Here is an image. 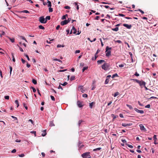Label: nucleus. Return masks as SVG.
Masks as SVG:
<instances>
[{
    "label": "nucleus",
    "instance_id": "a211bd4d",
    "mask_svg": "<svg viewBox=\"0 0 158 158\" xmlns=\"http://www.w3.org/2000/svg\"><path fill=\"white\" fill-rule=\"evenodd\" d=\"M112 30L115 31H117L118 30V27H116L114 28H112Z\"/></svg>",
    "mask_w": 158,
    "mask_h": 158
},
{
    "label": "nucleus",
    "instance_id": "2f4dec72",
    "mask_svg": "<svg viewBox=\"0 0 158 158\" xmlns=\"http://www.w3.org/2000/svg\"><path fill=\"white\" fill-rule=\"evenodd\" d=\"M64 46L63 45H61V44H58L57 45V48H60V47H64Z\"/></svg>",
    "mask_w": 158,
    "mask_h": 158
},
{
    "label": "nucleus",
    "instance_id": "f8f14e48",
    "mask_svg": "<svg viewBox=\"0 0 158 158\" xmlns=\"http://www.w3.org/2000/svg\"><path fill=\"white\" fill-rule=\"evenodd\" d=\"M132 125V123H129L128 124H126V123H123L122 124V125L123 127H127V126H130Z\"/></svg>",
    "mask_w": 158,
    "mask_h": 158
},
{
    "label": "nucleus",
    "instance_id": "f03ea898",
    "mask_svg": "<svg viewBox=\"0 0 158 158\" xmlns=\"http://www.w3.org/2000/svg\"><path fill=\"white\" fill-rule=\"evenodd\" d=\"M90 154V153L89 152H86L82 154L81 155V156L83 158H91Z\"/></svg>",
    "mask_w": 158,
    "mask_h": 158
},
{
    "label": "nucleus",
    "instance_id": "cd10ccee",
    "mask_svg": "<svg viewBox=\"0 0 158 158\" xmlns=\"http://www.w3.org/2000/svg\"><path fill=\"white\" fill-rule=\"evenodd\" d=\"M32 82L35 85L37 84V81L35 79H33L32 80Z\"/></svg>",
    "mask_w": 158,
    "mask_h": 158
},
{
    "label": "nucleus",
    "instance_id": "052dcab7",
    "mask_svg": "<svg viewBox=\"0 0 158 158\" xmlns=\"http://www.w3.org/2000/svg\"><path fill=\"white\" fill-rule=\"evenodd\" d=\"M19 156L20 157H23L24 156V154H22L20 155H19Z\"/></svg>",
    "mask_w": 158,
    "mask_h": 158
},
{
    "label": "nucleus",
    "instance_id": "9b49d317",
    "mask_svg": "<svg viewBox=\"0 0 158 158\" xmlns=\"http://www.w3.org/2000/svg\"><path fill=\"white\" fill-rule=\"evenodd\" d=\"M106 52V56H109L111 55V52L110 51L108 50Z\"/></svg>",
    "mask_w": 158,
    "mask_h": 158
},
{
    "label": "nucleus",
    "instance_id": "09e8293b",
    "mask_svg": "<svg viewBox=\"0 0 158 158\" xmlns=\"http://www.w3.org/2000/svg\"><path fill=\"white\" fill-rule=\"evenodd\" d=\"M31 88L32 89L33 92L35 93L36 91V89L34 87H31Z\"/></svg>",
    "mask_w": 158,
    "mask_h": 158
},
{
    "label": "nucleus",
    "instance_id": "f704fd0d",
    "mask_svg": "<svg viewBox=\"0 0 158 158\" xmlns=\"http://www.w3.org/2000/svg\"><path fill=\"white\" fill-rule=\"evenodd\" d=\"M115 15L116 16H122V17H124L125 16V15H123L122 14H120V13H119L118 14V15Z\"/></svg>",
    "mask_w": 158,
    "mask_h": 158
},
{
    "label": "nucleus",
    "instance_id": "c03bdc74",
    "mask_svg": "<svg viewBox=\"0 0 158 158\" xmlns=\"http://www.w3.org/2000/svg\"><path fill=\"white\" fill-rule=\"evenodd\" d=\"M9 67L10 69V74L11 75V72L12 70V68L11 66H9Z\"/></svg>",
    "mask_w": 158,
    "mask_h": 158
},
{
    "label": "nucleus",
    "instance_id": "603ef678",
    "mask_svg": "<svg viewBox=\"0 0 158 158\" xmlns=\"http://www.w3.org/2000/svg\"><path fill=\"white\" fill-rule=\"evenodd\" d=\"M4 98L5 99L8 100L9 99V96H5Z\"/></svg>",
    "mask_w": 158,
    "mask_h": 158
},
{
    "label": "nucleus",
    "instance_id": "6ab92c4d",
    "mask_svg": "<svg viewBox=\"0 0 158 158\" xmlns=\"http://www.w3.org/2000/svg\"><path fill=\"white\" fill-rule=\"evenodd\" d=\"M126 106L129 108V109L131 110L133 109V107L131 106L128 105L127 104Z\"/></svg>",
    "mask_w": 158,
    "mask_h": 158
},
{
    "label": "nucleus",
    "instance_id": "4d7b16f0",
    "mask_svg": "<svg viewBox=\"0 0 158 158\" xmlns=\"http://www.w3.org/2000/svg\"><path fill=\"white\" fill-rule=\"evenodd\" d=\"M150 107V105L148 104V105H147L145 107V108H149Z\"/></svg>",
    "mask_w": 158,
    "mask_h": 158
},
{
    "label": "nucleus",
    "instance_id": "c9c22d12",
    "mask_svg": "<svg viewBox=\"0 0 158 158\" xmlns=\"http://www.w3.org/2000/svg\"><path fill=\"white\" fill-rule=\"evenodd\" d=\"M88 67H84L82 70V72H84L85 70H87L88 69Z\"/></svg>",
    "mask_w": 158,
    "mask_h": 158
},
{
    "label": "nucleus",
    "instance_id": "864d4df0",
    "mask_svg": "<svg viewBox=\"0 0 158 158\" xmlns=\"http://www.w3.org/2000/svg\"><path fill=\"white\" fill-rule=\"evenodd\" d=\"M23 106L24 107H25V108L26 109V110H27L28 109V107H27L26 106V104H25V103H24L23 104Z\"/></svg>",
    "mask_w": 158,
    "mask_h": 158
},
{
    "label": "nucleus",
    "instance_id": "ddd939ff",
    "mask_svg": "<svg viewBox=\"0 0 158 158\" xmlns=\"http://www.w3.org/2000/svg\"><path fill=\"white\" fill-rule=\"evenodd\" d=\"M72 30L73 31V33L74 34H76V33L77 30L74 26L73 27Z\"/></svg>",
    "mask_w": 158,
    "mask_h": 158
},
{
    "label": "nucleus",
    "instance_id": "7c9ffc66",
    "mask_svg": "<svg viewBox=\"0 0 158 158\" xmlns=\"http://www.w3.org/2000/svg\"><path fill=\"white\" fill-rule=\"evenodd\" d=\"M39 27L40 29L44 30L45 29L44 27L41 25H39Z\"/></svg>",
    "mask_w": 158,
    "mask_h": 158
},
{
    "label": "nucleus",
    "instance_id": "79ce46f5",
    "mask_svg": "<svg viewBox=\"0 0 158 158\" xmlns=\"http://www.w3.org/2000/svg\"><path fill=\"white\" fill-rule=\"evenodd\" d=\"M67 84H68L67 82H64V83H63V84H61H61H60V85H63V86H65V85H67Z\"/></svg>",
    "mask_w": 158,
    "mask_h": 158
},
{
    "label": "nucleus",
    "instance_id": "e433bc0d",
    "mask_svg": "<svg viewBox=\"0 0 158 158\" xmlns=\"http://www.w3.org/2000/svg\"><path fill=\"white\" fill-rule=\"evenodd\" d=\"M111 48H109L108 46H107L106 48V52H107L108 50H111Z\"/></svg>",
    "mask_w": 158,
    "mask_h": 158
},
{
    "label": "nucleus",
    "instance_id": "bf43d9fd",
    "mask_svg": "<svg viewBox=\"0 0 158 158\" xmlns=\"http://www.w3.org/2000/svg\"><path fill=\"white\" fill-rule=\"evenodd\" d=\"M153 138L154 139L155 141H156V140L157 139L156 138V135H154L153 136Z\"/></svg>",
    "mask_w": 158,
    "mask_h": 158
},
{
    "label": "nucleus",
    "instance_id": "5701e85b",
    "mask_svg": "<svg viewBox=\"0 0 158 158\" xmlns=\"http://www.w3.org/2000/svg\"><path fill=\"white\" fill-rule=\"evenodd\" d=\"M10 41L14 43L15 42V39L14 38H11L10 37H8Z\"/></svg>",
    "mask_w": 158,
    "mask_h": 158
},
{
    "label": "nucleus",
    "instance_id": "4be33fe9",
    "mask_svg": "<svg viewBox=\"0 0 158 158\" xmlns=\"http://www.w3.org/2000/svg\"><path fill=\"white\" fill-rule=\"evenodd\" d=\"M126 145L127 146H128L129 147L131 148H133V146L131 145H130V144H128V143H126Z\"/></svg>",
    "mask_w": 158,
    "mask_h": 158
},
{
    "label": "nucleus",
    "instance_id": "7ed1b4c3",
    "mask_svg": "<svg viewBox=\"0 0 158 158\" xmlns=\"http://www.w3.org/2000/svg\"><path fill=\"white\" fill-rule=\"evenodd\" d=\"M39 21L41 23H46V20L44 17V16H41L39 18Z\"/></svg>",
    "mask_w": 158,
    "mask_h": 158
},
{
    "label": "nucleus",
    "instance_id": "1a4fd4ad",
    "mask_svg": "<svg viewBox=\"0 0 158 158\" xmlns=\"http://www.w3.org/2000/svg\"><path fill=\"white\" fill-rule=\"evenodd\" d=\"M68 22L67 21V20H65L61 22L60 24L61 25H66L68 23Z\"/></svg>",
    "mask_w": 158,
    "mask_h": 158
},
{
    "label": "nucleus",
    "instance_id": "39448f33",
    "mask_svg": "<svg viewBox=\"0 0 158 158\" xmlns=\"http://www.w3.org/2000/svg\"><path fill=\"white\" fill-rule=\"evenodd\" d=\"M123 25L128 29H131L132 27V25H128L127 24H123Z\"/></svg>",
    "mask_w": 158,
    "mask_h": 158
},
{
    "label": "nucleus",
    "instance_id": "9d476101",
    "mask_svg": "<svg viewBox=\"0 0 158 158\" xmlns=\"http://www.w3.org/2000/svg\"><path fill=\"white\" fill-rule=\"evenodd\" d=\"M77 105L79 107H81L83 106L82 102L79 101L77 102Z\"/></svg>",
    "mask_w": 158,
    "mask_h": 158
},
{
    "label": "nucleus",
    "instance_id": "0e129e2a",
    "mask_svg": "<svg viewBox=\"0 0 158 158\" xmlns=\"http://www.w3.org/2000/svg\"><path fill=\"white\" fill-rule=\"evenodd\" d=\"M5 32L4 31H2V33L0 35H1V36L2 35H5Z\"/></svg>",
    "mask_w": 158,
    "mask_h": 158
},
{
    "label": "nucleus",
    "instance_id": "8fccbe9b",
    "mask_svg": "<svg viewBox=\"0 0 158 158\" xmlns=\"http://www.w3.org/2000/svg\"><path fill=\"white\" fill-rule=\"evenodd\" d=\"M49 11L50 12H51L53 11V9L52 8L50 7L49 8Z\"/></svg>",
    "mask_w": 158,
    "mask_h": 158
},
{
    "label": "nucleus",
    "instance_id": "37998d69",
    "mask_svg": "<svg viewBox=\"0 0 158 158\" xmlns=\"http://www.w3.org/2000/svg\"><path fill=\"white\" fill-rule=\"evenodd\" d=\"M20 38H21L23 40H24L25 41L27 42V40H26V39L23 36H20Z\"/></svg>",
    "mask_w": 158,
    "mask_h": 158
},
{
    "label": "nucleus",
    "instance_id": "13d9d810",
    "mask_svg": "<svg viewBox=\"0 0 158 158\" xmlns=\"http://www.w3.org/2000/svg\"><path fill=\"white\" fill-rule=\"evenodd\" d=\"M83 122V121L82 120H79V121H78V124L79 125V126H80L81 124V123Z\"/></svg>",
    "mask_w": 158,
    "mask_h": 158
},
{
    "label": "nucleus",
    "instance_id": "0eeeda50",
    "mask_svg": "<svg viewBox=\"0 0 158 158\" xmlns=\"http://www.w3.org/2000/svg\"><path fill=\"white\" fill-rule=\"evenodd\" d=\"M134 110L137 112L140 113L141 114H142L143 113H144V111L143 110H138L136 108H134Z\"/></svg>",
    "mask_w": 158,
    "mask_h": 158
},
{
    "label": "nucleus",
    "instance_id": "423d86ee",
    "mask_svg": "<svg viewBox=\"0 0 158 158\" xmlns=\"http://www.w3.org/2000/svg\"><path fill=\"white\" fill-rule=\"evenodd\" d=\"M139 126L140 127V129L141 131H146V129L144 127L142 124H140L139 125Z\"/></svg>",
    "mask_w": 158,
    "mask_h": 158
},
{
    "label": "nucleus",
    "instance_id": "de8ad7c7",
    "mask_svg": "<svg viewBox=\"0 0 158 158\" xmlns=\"http://www.w3.org/2000/svg\"><path fill=\"white\" fill-rule=\"evenodd\" d=\"M31 133H33L34 134V136H36V132L35 131H32L31 132Z\"/></svg>",
    "mask_w": 158,
    "mask_h": 158
},
{
    "label": "nucleus",
    "instance_id": "f257e3e1",
    "mask_svg": "<svg viewBox=\"0 0 158 158\" xmlns=\"http://www.w3.org/2000/svg\"><path fill=\"white\" fill-rule=\"evenodd\" d=\"M131 80H133L134 81H135L137 83H138L141 88H142L143 86H145V85L146 84V83L144 81H140L137 79H131Z\"/></svg>",
    "mask_w": 158,
    "mask_h": 158
},
{
    "label": "nucleus",
    "instance_id": "58836bf2",
    "mask_svg": "<svg viewBox=\"0 0 158 158\" xmlns=\"http://www.w3.org/2000/svg\"><path fill=\"white\" fill-rule=\"evenodd\" d=\"M93 103H94V102H93L89 103V106L90 108H92L93 104Z\"/></svg>",
    "mask_w": 158,
    "mask_h": 158
},
{
    "label": "nucleus",
    "instance_id": "f3484780",
    "mask_svg": "<svg viewBox=\"0 0 158 158\" xmlns=\"http://www.w3.org/2000/svg\"><path fill=\"white\" fill-rule=\"evenodd\" d=\"M47 2L48 3V6L51 7L52 6L51 2L48 0Z\"/></svg>",
    "mask_w": 158,
    "mask_h": 158
},
{
    "label": "nucleus",
    "instance_id": "a878e982",
    "mask_svg": "<svg viewBox=\"0 0 158 158\" xmlns=\"http://www.w3.org/2000/svg\"><path fill=\"white\" fill-rule=\"evenodd\" d=\"M109 81V80L108 78H106L105 81V84H107L108 83Z\"/></svg>",
    "mask_w": 158,
    "mask_h": 158
},
{
    "label": "nucleus",
    "instance_id": "338daca9",
    "mask_svg": "<svg viewBox=\"0 0 158 158\" xmlns=\"http://www.w3.org/2000/svg\"><path fill=\"white\" fill-rule=\"evenodd\" d=\"M119 116L121 118H124V117H123V114H121V113L120 114H119Z\"/></svg>",
    "mask_w": 158,
    "mask_h": 158
},
{
    "label": "nucleus",
    "instance_id": "393cba45",
    "mask_svg": "<svg viewBox=\"0 0 158 158\" xmlns=\"http://www.w3.org/2000/svg\"><path fill=\"white\" fill-rule=\"evenodd\" d=\"M119 94V93L118 92H117L115 93V94H114V97H116V96H117V95H118Z\"/></svg>",
    "mask_w": 158,
    "mask_h": 158
},
{
    "label": "nucleus",
    "instance_id": "b1692460",
    "mask_svg": "<svg viewBox=\"0 0 158 158\" xmlns=\"http://www.w3.org/2000/svg\"><path fill=\"white\" fill-rule=\"evenodd\" d=\"M100 6L102 7V6H103L104 7H105V8H110V6H107V5H100Z\"/></svg>",
    "mask_w": 158,
    "mask_h": 158
},
{
    "label": "nucleus",
    "instance_id": "473e14b6",
    "mask_svg": "<svg viewBox=\"0 0 158 158\" xmlns=\"http://www.w3.org/2000/svg\"><path fill=\"white\" fill-rule=\"evenodd\" d=\"M111 116L113 117V119H115V118L118 117V116H115L114 114H111Z\"/></svg>",
    "mask_w": 158,
    "mask_h": 158
},
{
    "label": "nucleus",
    "instance_id": "49530a36",
    "mask_svg": "<svg viewBox=\"0 0 158 158\" xmlns=\"http://www.w3.org/2000/svg\"><path fill=\"white\" fill-rule=\"evenodd\" d=\"M64 8L66 9H70V7L69 6H66L64 7Z\"/></svg>",
    "mask_w": 158,
    "mask_h": 158
},
{
    "label": "nucleus",
    "instance_id": "69168bd1",
    "mask_svg": "<svg viewBox=\"0 0 158 158\" xmlns=\"http://www.w3.org/2000/svg\"><path fill=\"white\" fill-rule=\"evenodd\" d=\"M21 60L23 63L24 64L25 63V60L23 58H22Z\"/></svg>",
    "mask_w": 158,
    "mask_h": 158
},
{
    "label": "nucleus",
    "instance_id": "20e7f679",
    "mask_svg": "<svg viewBox=\"0 0 158 158\" xmlns=\"http://www.w3.org/2000/svg\"><path fill=\"white\" fill-rule=\"evenodd\" d=\"M107 64L106 63H105L102 66V68L105 70H106L107 69Z\"/></svg>",
    "mask_w": 158,
    "mask_h": 158
},
{
    "label": "nucleus",
    "instance_id": "680f3d73",
    "mask_svg": "<svg viewBox=\"0 0 158 158\" xmlns=\"http://www.w3.org/2000/svg\"><path fill=\"white\" fill-rule=\"evenodd\" d=\"M80 52V50H77L75 52V53H79Z\"/></svg>",
    "mask_w": 158,
    "mask_h": 158
},
{
    "label": "nucleus",
    "instance_id": "4468645a",
    "mask_svg": "<svg viewBox=\"0 0 158 158\" xmlns=\"http://www.w3.org/2000/svg\"><path fill=\"white\" fill-rule=\"evenodd\" d=\"M104 62H105V61L104 60H100L97 61V63L99 64Z\"/></svg>",
    "mask_w": 158,
    "mask_h": 158
},
{
    "label": "nucleus",
    "instance_id": "dca6fc26",
    "mask_svg": "<svg viewBox=\"0 0 158 158\" xmlns=\"http://www.w3.org/2000/svg\"><path fill=\"white\" fill-rule=\"evenodd\" d=\"M51 19V17L50 16H48L46 17L45 18V20H46V23H47V20H49Z\"/></svg>",
    "mask_w": 158,
    "mask_h": 158
},
{
    "label": "nucleus",
    "instance_id": "774afa93",
    "mask_svg": "<svg viewBox=\"0 0 158 158\" xmlns=\"http://www.w3.org/2000/svg\"><path fill=\"white\" fill-rule=\"evenodd\" d=\"M71 18H69L68 19V20H67V22H68V23L69 22H70V21H71Z\"/></svg>",
    "mask_w": 158,
    "mask_h": 158
},
{
    "label": "nucleus",
    "instance_id": "3c124183",
    "mask_svg": "<svg viewBox=\"0 0 158 158\" xmlns=\"http://www.w3.org/2000/svg\"><path fill=\"white\" fill-rule=\"evenodd\" d=\"M92 88H91V90H94L96 88L95 86L94 85H92Z\"/></svg>",
    "mask_w": 158,
    "mask_h": 158
},
{
    "label": "nucleus",
    "instance_id": "2eb2a0df",
    "mask_svg": "<svg viewBox=\"0 0 158 158\" xmlns=\"http://www.w3.org/2000/svg\"><path fill=\"white\" fill-rule=\"evenodd\" d=\"M49 126L51 127L55 126V124L53 123V121H52L50 122Z\"/></svg>",
    "mask_w": 158,
    "mask_h": 158
},
{
    "label": "nucleus",
    "instance_id": "bb28decb",
    "mask_svg": "<svg viewBox=\"0 0 158 158\" xmlns=\"http://www.w3.org/2000/svg\"><path fill=\"white\" fill-rule=\"evenodd\" d=\"M118 76V75L117 73H115L112 76V78H114L115 77Z\"/></svg>",
    "mask_w": 158,
    "mask_h": 158
},
{
    "label": "nucleus",
    "instance_id": "72a5a7b5",
    "mask_svg": "<svg viewBox=\"0 0 158 158\" xmlns=\"http://www.w3.org/2000/svg\"><path fill=\"white\" fill-rule=\"evenodd\" d=\"M15 103L17 105V107H18V106H19V105L18 100H16L15 101Z\"/></svg>",
    "mask_w": 158,
    "mask_h": 158
},
{
    "label": "nucleus",
    "instance_id": "aec40b11",
    "mask_svg": "<svg viewBox=\"0 0 158 158\" xmlns=\"http://www.w3.org/2000/svg\"><path fill=\"white\" fill-rule=\"evenodd\" d=\"M101 149V148H98L96 149H93V151L94 152L97 151L98 150H100Z\"/></svg>",
    "mask_w": 158,
    "mask_h": 158
},
{
    "label": "nucleus",
    "instance_id": "e2e57ef3",
    "mask_svg": "<svg viewBox=\"0 0 158 158\" xmlns=\"http://www.w3.org/2000/svg\"><path fill=\"white\" fill-rule=\"evenodd\" d=\"M122 141L123 143H126L127 141L125 139H122Z\"/></svg>",
    "mask_w": 158,
    "mask_h": 158
},
{
    "label": "nucleus",
    "instance_id": "6e6552de",
    "mask_svg": "<svg viewBox=\"0 0 158 158\" xmlns=\"http://www.w3.org/2000/svg\"><path fill=\"white\" fill-rule=\"evenodd\" d=\"M99 51H100L99 50H97L96 53L95 54V58L94 59V57L92 58V60H96V58H97V57H98V56H97V55L98 53L99 52Z\"/></svg>",
    "mask_w": 158,
    "mask_h": 158
},
{
    "label": "nucleus",
    "instance_id": "c756f323",
    "mask_svg": "<svg viewBox=\"0 0 158 158\" xmlns=\"http://www.w3.org/2000/svg\"><path fill=\"white\" fill-rule=\"evenodd\" d=\"M14 53H11V55L12 56V58H13V59H12V60L14 62H15V58L14 57Z\"/></svg>",
    "mask_w": 158,
    "mask_h": 158
},
{
    "label": "nucleus",
    "instance_id": "c85d7f7f",
    "mask_svg": "<svg viewBox=\"0 0 158 158\" xmlns=\"http://www.w3.org/2000/svg\"><path fill=\"white\" fill-rule=\"evenodd\" d=\"M46 135V130H45L43 132V133L42 134V135L43 136H44L45 135Z\"/></svg>",
    "mask_w": 158,
    "mask_h": 158
},
{
    "label": "nucleus",
    "instance_id": "412c9836",
    "mask_svg": "<svg viewBox=\"0 0 158 158\" xmlns=\"http://www.w3.org/2000/svg\"><path fill=\"white\" fill-rule=\"evenodd\" d=\"M75 79V77L74 76H71V77H70V80L71 81H72L73 80H74Z\"/></svg>",
    "mask_w": 158,
    "mask_h": 158
},
{
    "label": "nucleus",
    "instance_id": "4c0bfd02",
    "mask_svg": "<svg viewBox=\"0 0 158 158\" xmlns=\"http://www.w3.org/2000/svg\"><path fill=\"white\" fill-rule=\"evenodd\" d=\"M135 11H139L142 14H143L144 13V12L142 10H141L140 9H139L138 10H135Z\"/></svg>",
    "mask_w": 158,
    "mask_h": 158
},
{
    "label": "nucleus",
    "instance_id": "5fc2aeb1",
    "mask_svg": "<svg viewBox=\"0 0 158 158\" xmlns=\"http://www.w3.org/2000/svg\"><path fill=\"white\" fill-rule=\"evenodd\" d=\"M82 97L84 98H87L88 97V95L86 94H83Z\"/></svg>",
    "mask_w": 158,
    "mask_h": 158
},
{
    "label": "nucleus",
    "instance_id": "a19ab883",
    "mask_svg": "<svg viewBox=\"0 0 158 158\" xmlns=\"http://www.w3.org/2000/svg\"><path fill=\"white\" fill-rule=\"evenodd\" d=\"M22 12L26 13H29V12L27 10H24L22 11Z\"/></svg>",
    "mask_w": 158,
    "mask_h": 158
},
{
    "label": "nucleus",
    "instance_id": "ea45409f",
    "mask_svg": "<svg viewBox=\"0 0 158 158\" xmlns=\"http://www.w3.org/2000/svg\"><path fill=\"white\" fill-rule=\"evenodd\" d=\"M74 4L76 6H77L76 8L77 10H78L79 9V7L78 5H77V2H75Z\"/></svg>",
    "mask_w": 158,
    "mask_h": 158
},
{
    "label": "nucleus",
    "instance_id": "a18cd8bd",
    "mask_svg": "<svg viewBox=\"0 0 158 158\" xmlns=\"http://www.w3.org/2000/svg\"><path fill=\"white\" fill-rule=\"evenodd\" d=\"M50 97H51V99L53 101H55V98L54 97V96H53L51 95L50 96Z\"/></svg>",
    "mask_w": 158,
    "mask_h": 158
},
{
    "label": "nucleus",
    "instance_id": "6e6d98bb",
    "mask_svg": "<svg viewBox=\"0 0 158 158\" xmlns=\"http://www.w3.org/2000/svg\"><path fill=\"white\" fill-rule=\"evenodd\" d=\"M115 42L118 43L119 44L122 43V42L120 40H117L115 41Z\"/></svg>",
    "mask_w": 158,
    "mask_h": 158
}]
</instances>
